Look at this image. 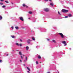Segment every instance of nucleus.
I'll return each instance as SVG.
<instances>
[{
  "label": "nucleus",
  "instance_id": "13",
  "mask_svg": "<svg viewBox=\"0 0 73 73\" xmlns=\"http://www.w3.org/2000/svg\"><path fill=\"white\" fill-rule=\"evenodd\" d=\"M19 55L20 56L22 55V53L21 52V51H19Z\"/></svg>",
  "mask_w": 73,
  "mask_h": 73
},
{
  "label": "nucleus",
  "instance_id": "40",
  "mask_svg": "<svg viewBox=\"0 0 73 73\" xmlns=\"http://www.w3.org/2000/svg\"><path fill=\"white\" fill-rule=\"evenodd\" d=\"M22 55L23 56H25V55H24V54H23Z\"/></svg>",
  "mask_w": 73,
  "mask_h": 73
},
{
  "label": "nucleus",
  "instance_id": "25",
  "mask_svg": "<svg viewBox=\"0 0 73 73\" xmlns=\"http://www.w3.org/2000/svg\"><path fill=\"white\" fill-rule=\"evenodd\" d=\"M0 1H1V2H3L4 1V0H0Z\"/></svg>",
  "mask_w": 73,
  "mask_h": 73
},
{
  "label": "nucleus",
  "instance_id": "27",
  "mask_svg": "<svg viewBox=\"0 0 73 73\" xmlns=\"http://www.w3.org/2000/svg\"><path fill=\"white\" fill-rule=\"evenodd\" d=\"M20 62H22V60H20Z\"/></svg>",
  "mask_w": 73,
  "mask_h": 73
},
{
  "label": "nucleus",
  "instance_id": "35",
  "mask_svg": "<svg viewBox=\"0 0 73 73\" xmlns=\"http://www.w3.org/2000/svg\"><path fill=\"white\" fill-rule=\"evenodd\" d=\"M38 46H37L36 47V48H38Z\"/></svg>",
  "mask_w": 73,
  "mask_h": 73
},
{
  "label": "nucleus",
  "instance_id": "18",
  "mask_svg": "<svg viewBox=\"0 0 73 73\" xmlns=\"http://www.w3.org/2000/svg\"><path fill=\"white\" fill-rule=\"evenodd\" d=\"M2 19V16H1V15H0V20H1Z\"/></svg>",
  "mask_w": 73,
  "mask_h": 73
},
{
  "label": "nucleus",
  "instance_id": "14",
  "mask_svg": "<svg viewBox=\"0 0 73 73\" xmlns=\"http://www.w3.org/2000/svg\"><path fill=\"white\" fill-rule=\"evenodd\" d=\"M15 28L16 29H17H17H19V27H17V26H16L15 27Z\"/></svg>",
  "mask_w": 73,
  "mask_h": 73
},
{
  "label": "nucleus",
  "instance_id": "29",
  "mask_svg": "<svg viewBox=\"0 0 73 73\" xmlns=\"http://www.w3.org/2000/svg\"><path fill=\"white\" fill-rule=\"evenodd\" d=\"M67 45V44L65 43L64 44V46H66Z\"/></svg>",
  "mask_w": 73,
  "mask_h": 73
},
{
  "label": "nucleus",
  "instance_id": "10",
  "mask_svg": "<svg viewBox=\"0 0 73 73\" xmlns=\"http://www.w3.org/2000/svg\"><path fill=\"white\" fill-rule=\"evenodd\" d=\"M62 43L64 44H65L66 43V42L65 41H63L62 42Z\"/></svg>",
  "mask_w": 73,
  "mask_h": 73
},
{
  "label": "nucleus",
  "instance_id": "16",
  "mask_svg": "<svg viewBox=\"0 0 73 73\" xmlns=\"http://www.w3.org/2000/svg\"><path fill=\"white\" fill-rule=\"evenodd\" d=\"M52 41L53 42H54V43H56V41L54 40H53Z\"/></svg>",
  "mask_w": 73,
  "mask_h": 73
},
{
  "label": "nucleus",
  "instance_id": "4",
  "mask_svg": "<svg viewBox=\"0 0 73 73\" xmlns=\"http://www.w3.org/2000/svg\"><path fill=\"white\" fill-rule=\"evenodd\" d=\"M44 11H45V12H48V11H49V9L48 8H46L44 9Z\"/></svg>",
  "mask_w": 73,
  "mask_h": 73
},
{
  "label": "nucleus",
  "instance_id": "6",
  "mask_svg": "<svg viewBox=\"0 0 73 73\" xmlns=\"http://www.w3.org/2000/svg\"><path fill=\"white\" fill-rule=\"evenodd\" d=\"M27 60H28V57L27 56H26L25 60H24V62H26L27 61Z\"/></svg>",
  "mask_w": 73,
  "mask_h": 73
},
{
  "label": "nucleus",
  "instance_id": "1",
  "mask_svg": "<svg viewBox=\"0 0 73 73\" xmlns=\"http://www.w3.org/2000/svg\"><path fill=\"white\" fill-rule=\"evenodd\" d=\"M58 34L59 35H60L61 38H64V35L62 34V33H58Z\"/></svg>",
  "mask_w": 73,
  "mask_h": 73
},
{
  "label": "nucleus",
  "instance_id": "7",
  "mask_svg": "<svg viewBox=\"0 0 73 73\" xmlns=\"http://www.w3.org/2000/svg\"><path fill=\"white\" fill-rule=\"evenodd\" d=\"M31 41H32V40L31 39H28L27 41V43L29 44H30V42Z\"/></svg>",
  "mask_w": 73,
  "mask_h": 73
},
{
  "label": "nucleus",
  "instance_id": "9",
  "mask_svg": "<svg viewBox=\"0 0 73 73\" xmlns=\"http://www.w3.org/2000/svg\"><path fill=\"white\" fill-rule=\"evenodd\" d=\"M11 37L13 38H15V36L14 35H11Z\"/></svg>",
  "mask_w": 73,
  "mask_h": 73
},
{
  "label": "nucleus",
  "instance_id": "2",
  "mask_svg": "<svg viewBox=\"0 0 73 73\" xmlns=\"http://www.w3.org/2000/svg\"><path fill=\"white\" fill-rule=\"evenodd\" d=\"M62 11L64 13H66V12H68V10L63 9L62 10Z\"/></svg>",
  "mask_w": 73,
  "mask_h": 73
},
{
  "label": "nucleus",
  "instance_id": "22",
  "mask_svg": "<svg viewBox=\"0 0 73 73\" xmlns=\"http://www.w3.org/2000/svg\"><path fill=\"white\" fill-rule=\"evenodd\" d=\"M0 5H3V3H0Z\"/></svg>",
  "mask_w": 73,
  "mask_h": 73
},
{
  "label": "nucleus",
  "instance_id": "37",
  "mask_svg": "<svg viewBox=\"0 0 73 73\" xmlns=\"http://www.w3.org/2000/svg\"><path fill=\"white\" fill-rule=\"evenodd\" d=\"M27 72H28V73H30V72H29V71H27Z\"/></svg>",
  "mask_w": 73,
  "mask_h": 73
},
{
  "label": "nucleus",
  "instance_id": "34",
  "mask_svg": "<svg viewBox=\"0 0 73 73\" xmlns=\"http://www.w3.org/2000/svg\"><path fill=\"white\" fill-rule=\"evenodd\" d=\"M2 62V60H0V62Z\"/></svg>",
  "mask_w": 73,
  "mask_h": 73
},
{
  "label": "nucleus",
  "instance_id": "21",
  "mask_svg": "<svg viewBox=\"0 0 73 73\" xmlns=\"http://www.w3.org/2000/svg\"><path fill=\"white\" fill-rule=\"evenodd\" d=\"M68 16L69 17H71V16H72V15L71 14H69Z\"/></svg>",
  "mask_w": 73,
  "mask_h": 73
},
{
  "label": "nucleus",
  "instance_id": "12",
  "mask_svg": "<svg viewBox=\"0 0 73 73\" xmlns=\"http://www.w3.org/2000/svg\"><path fill=\"white\" fill-rule=\"evenodd\" d=\"M50 5H51V6H52V7H53V5H54L53 3L52 2L50 3Z\"/></svg>",
  "mask_w": 73,
  "mask_h": 73
},
{
  "label": "nucleus",
  "instance_id": "26",
  "mask_svg": "<svg viewBox=\"0 0 73 73\" xmlns=\"http://www.w3.org/2000/svg\"><path fill=\"white\" fill-rule=\"evenodd\" d=\"M5 3H8V2L7 1H5Z\"/></svg>",
  "mask_w": 73,
  "mask_h": 73
},
{
  "label": "nucleus",
  "instance_id": "5",
  "mask_svg": "<svg viewBox=\"0 0 73 73\" xmlns=\"http://www.w3.org/2000/svg\"><path fill=\"white\" fill-rule=\"evenodd\" d=\"M19 19L21 21H24V19H23V17H19Z\"/></svg>",
  "mask_w": 73,
  "mask_h": 73
},
{
  "label": "nucleus",
  "instance_id": "28",
  "mask_svg": "<svg viewBox=\"0 0 73 73\" xmlns=\"http://www.w3.org/2000/svg\"><path fill=\"white\" fill-rule=\"evenodd\" d=\"M20 41H21V42H23V40L21 39H20Z\"/></svg>",
  "mask_w": 73,
  "mask_h": 73
},
{
  "label": "nucleus",
  "instance_id": "33",
  "mask_svg": "<svg viewBox=\"0 0 73 73\" xmlns=\"http://www.w3.org/2000/svg\"><path fill=\"white\" fill-rule=\"evenodd\" d=\"M68 17V16H66L65 17V18H67Z\"/></svg>",
  "mask_w": 73,
  "mask_h": 73
},
{
  "label": "nucleus",
  "instance_id": "41",
  "mask_svg": "<svg viewBox=\"0 0 73 73\" xmlns=\"http://www.w3.org/2000/svg\"><path fill=\"white\" fill-rule=\"evenodd\" d=\"M69 49H70V50H71V48H69Z\"/></svg>",
  "mask_w": 73,
  "mask_h": 73
},
{
  "label": "nucleus",
  "instance_id": "43",
  "mask_svg": "<svg viewBox=\"0 0 73 73\" xmlns=\"http://www.w3.org/2000/svg\"><path fill=\"white\" fill-rule=\"evenodd\" d=\"M47 73H50V72H47Z\"/></svg>",
  "mask_w": 73,
  "mask_h": 73
},
{
  "label": "nucleus",
  "instance_id": "36",
  "mask_svg": "<svg viewBox=\"0 0 73 73\" xmlns=\"http://www.w3.org/2000/svg\"><path fill=\"white\" fill-rule=\"evenodd\" d=\"M49 40H49V39H47V41H49Z\"/></svg>",
  "mask_w": 73,
  "mask_h": 73
},
{
  "label": "nucleus",
  "instance_id": "39",
  "mask_svg": "<svg viewBox=\"0 0 73 73\" xmlns=\"http://www.w3.org/2000/svg\"><path fill=\"white\" fill-rule=\"evenodd\" d=\"M6 56H8V54H7L6 55Z\"/></svg>",
  "mask_w": 73,
  "mask_h": 73
},
{
  "label": "nucleus",
  "instance_id": "42",
  "mask_svg": "<svg viewBox=\"0 0 73 73\" xmlns=\"http://www.w3.org/2000/svg\"><path fill=\"white\" fill-rule=\"evenodd\" d=\"M23 65H24V66H25V64H24Z\"/></svg>",
  "mask_w": 73,
  "mask_h": 73
},
{
  "label": "nucleus",
  "instance_id": "11",
  "mask_svg": "<svg viewBox=\"0 0 73 73\" xmlns=\"http://www.w3.org/2000/svg\"><path fill=\"white\" fill-rule=\"evenodd\" d=\"M38 59H41V56L40 55H38Z\"/></svg>",
  "mask_w": 73,
  "mask_h": 73
},
{
  "label": "nucleus",
  "instance_id": "19",
  "mask_svg": "<svg viewBox=\"0 0 73 73\" xmlns=\"http://www.w3.org/2000/svg\"><path fill=\"white\" fill-rule=\"evenodd\" d=\"M27 69L28 70H29V71H31V70H30V69H29V67H27Z\"/></svg>",
  "mask_w": 73,
  "mask_h": 73
},
{
  "label": "nucleus",
  "instance_id": "44",
  "mask_svg": "<svg viewBox=\"0 0 73 73\" xmlns=\"http://www.w3.org/2000/svg\"><path fill=\"white\" fill-rule=\"evenodd\" d=\"M28 19H30V18H29Z\"/></svg>",
  "mask_w": 73,
  "mask_h": 73
},
{
  "label": "nucleus",
  "instance_id": "3",
  "mask_svg": "<svg viewBox=\"0 0 73 73\" xmlns=\"http://www.w3.org/2000/svg\"><path fill=\"white\" fill-rule=\"evenodd\" d=\"M16 44L17 46H22V44H19L18 43H16Z\"/></svg>",
  "mask_w": 73,
  "mask_h": 73
},
{
  "label": "nucleus",
  "instance_id": "32",
  "mask_svg": "<svg viewBox=\"0 0 73 73\" xmlns=\"http://www.w3.org/2000/svg\"><path fill=\"white\" fill-rule=\"evenodd\" d=\"M36 64H38V62H37V61H36Z\"/></svg>",
  "mask_w": 73,
  "mask_h": 73
},
{
  "label": "nucleus",
  "instance_id": "8",
  "mask_svg": "<svg viewBox=\"0 0 73 73\" xmlns=\"http://www.w3.org/2000/svg\"><path fill=\"white\" fill-rule=\"evenodd\" d=\"M29 46H27L26 47V50H29Z\"/></svg>",
  "mask_w": 73,
  "mask_h": 73
},
{
  "label": "nucleus",
  "instance_id": "17",
  "mask_svg": "<svg viewBox=\"0 0 73 73\" xmlns=\"http://www.w3.org/2000/svg\"><path fill=\"white\" fill-rule=\"evenodd\" d=\"M29 14H30V15H31V14H32V12L31 11H29Z\"/></svg>",
  "mask_w": 73,
  "mask_h": 73
},
{
  "label": "nucleus",
  "instance_id": "20",
  "mask_svg": "<svg viewBox=\"0 0 73 73\" xmlns=\"http://www.w3.org/2000/svg\"><path fill=\"white\" fill-rule=\"evenodd\" d=\"M32 39L34 41H35V38L33 37L32 38Z\"/></svg>",
  "mask_w": 73,
  "mask_h": 73
},
{
  "label": "nucleus",
  "instance_id": "31",
  "mask_svg": "<svg viewBox=\"0 0 73 73\" xmlns=\"http://www.w3.org/2000/svg\"><path fill=\"white\" fill-rule=\"evenodd\" d=\"M21 58H22V60L23 59V56H21Z\"/></svg>",
  "mask_w": 73,
  "mask_h": 73
},
{
  "label": "nucleus",
  "instance_id": "38",
  "mask_svg": "<svg viewBox=\"0 0 73 73\" xmlns=\"http://www.w3.org/2000/svg\"><path fill=\"white\" fill-rule=\"evenodd\" d=\"M26 8H28V6H27L26 7Z\"/></svg>",
  "mask_w": 73,
  "mask_h": 73
},
{
  "label": "nucleus",
  "instance_id": "30",
  "mask_svg": "<svg viewBox=\"0 0 73 73\" xmlns=\"http://www.w3.org/2000/svg\"><path fill=\"white\" fill-rule=\"evenodd\" d=\"M11 28L13 29V27L12 26Z\"/></svg>",
  "mask_w": 73,
  "mask_h": 73
},
{
  "label": "nucleus",
  "instance_id": "23",
  "mask_svg": "<svg viewBox=\"0 0 73 73\" xmlns=\"http://www.w3.org/2000/svg\"><path fill=\"white\" fill-rule=\"evenodd\" d=\"M58 13L59 15H61V13H60V12H59V11L58 12Z\"/></svg>",
  "mask_w": 73,
  "mask_h": 73
},
{
  "label": "nucleus",
  "instance_id": "15",
  "mask_svg": "<svg viewBox=\"0 0 73 73\" xmlns=\"http://www.w3.org/2000/svg\"><path fill=\"white\" fill-rule=\"evenodd\" d=\"M22 6L23 7H26V5H25V4H23L22 5Z\"/></svg>",
  "mask_w": 73,
  "mask_h": 73
},
{
  "label": "nucleus",
  "instance_id": "24",
  "mask_svg": "<svg viewBox=\"0 0 73 73\" xmlns=\"http://www.w3.org/2000/svg\"><path fill=\"white\" fill-rule=\"evenodd\" d=\"M2 8H5V6L4 5L2 6Z\"/></svg>",
  "mask_w": 73,
  "mask_h": 73
},
{
  "label": "nucleus",
  "instance_id": "46",
  "mask_svg": "<svg viewBox=\"0 0 73 73\" xmlns=\"http://www.w3.org/2000/svg\"><path fill=\"white\" fill-rule=\"evenodd\" d=\"M12 3V4H13V3Z\"/></svg>",
  "mask_w": 73,
  "mask_h": 73
},
{
  "label": "nucleus",
  "instance_id": "45",
  "mask_svg": "<svg viewBox=\"0 0 73 73\" xmlns=\"http://www.w3.org/2000/svg\"><path fill=\"white\" fill-rule=\"evenodd\" d=\"M58 73H59V72H58Z\"/></svg>",
  "mask_w": 73,
  "mask_h": 73
}]
</instances>
